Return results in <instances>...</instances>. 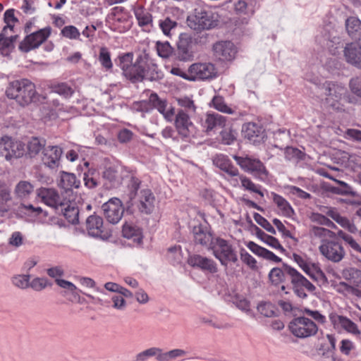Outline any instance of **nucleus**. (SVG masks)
Returning <instances> with one entry per match:
<instances>
[{"instance_id":"69168bd1","label":"nucleus","mask_w":361,"mask_h":361,"mask_svg":"<svg viewBox=\"0 0 361 361\" xmlns=\"http://www.w3.org/2000/svg\"><path fill=\"white\" fill-rule=\"evenodd\" d=\"M112 307L118 310H124L126 307V301L121 294H115L111 297Z\"/></svg>"},{"instance_id":"13d9d810","label":"nucleus","mask_w":361,"mask_h":361,"mask_svg":"<svg viewBox=\"0 0 361 361\" xmlns=\"http://www.w3.org/2000/svg\"><path fill=\"white\" fill-rule=\"evenodd\" d=\"M285 158L287 160H298L302 158V152L298 148L287 147L284 151Z\"/></svg>"},{"instance_id":"4c0bfd02","label":"nucleus","mask_w":361,"mask_h":361,"mask_svg":"<svg viewBox=\"0 0 361 361\" xmlns=\"http://www.w3.org/2000/svg\"><path fill=\"white\" fill-rule=\"evenodd\" d=\"M103 178L108 182V188H116L120 183V178L118 171L112 166L106 168L102 174Z\"/></svg>"},{"instance_id":"4be33fe9","label":"nucleus","mask_w":361,"mask_h":361,"mask_svg":"<svg viewBox=\"0 0 361 361\" xmlns=\"http://www.w3.org/2000/svg\"><path fill=\"white\" fill-rule=\"evenodd\" d=\"M188 263L192 267L200 269L203 271L215 274L218 271L216 263L212 259L200 255H193L188 257Z\"/></svg>"},{"instance_id":"bf43d9fd","label":"nucleus","mask_w":361,"mask_h":361,"mask_svg":"<svg viewBox=\"0 0 361 361\" xmlns=\"http://www.w3.org/2000/svg\"><path fill=\"white\" fill-rule=\"evenodd\" d=\"M258 312L264 317H271L275 314V307L270 302H261L257 306Z\"/></svg>"},{"instance_id":"8fccbe9b","label":"nucleus","mask_w":361,"mask_h":361,"mask_svg":"<svg viewBox=\"0 0 361 361\" xmlns=\"http://www.w3.org/2000/svg\"><path fill=\"white\" fill-rule=\"evenodd\" d=\"M190 42L187 39L180 38L178 42V55L183 61H186L191 57L190 51Z\"/></svg>"},{"instance_id":"a878e982","label":"nucleus","mask_w":361,"mask_h":361,"mask_svg":"<svg viewBox=\"0 0 361 361\" xmlns=\"http://www.w3.org/2000/svg\"><path fill=\"white\" fill-rule=\"evenodd\" d=\"M243 133L245 138L256 142L263 138L264 129L260 124L250 122L243 125Z\"/></svg>"},{"instance_id":"680f3d73","label":"nucleus","mask_w":361,"mask_h":361,"mask_svg":"<svg viewBox=\"0 0 361 361\" xmlns=\"http://www.w3.org/2000/svg\"><path fill=\"white\" fill-rule=\"evenodd\" d=\"M310 218L311 221L319 225L326 226L328 227H332L334 226V223L330 219L324 215L319 213H312Z\"/></svg>"},{"instance_id":"f704fd0d","label":"nucleus","mask_w":361,"mask_h":361,"mask_svg":"<svg viewBox=\"0 0 361 361\" xmlns=\"http://www.w3.org/2000/svg\"><path fill=\"white\" fill-rule=\"evenodd\" d=\"M133 12L139 26L144 27L152 23V16L145 10L144 6L140 5L135 6Z\"/></svg>"},{"instance_id":"58836bf2","label":"nucleus","mask_w":361,"mask_h":361,"mask_svg":"<svg viewBox=\"0 0 361 361\" xmlns=\"http://www.w3.org/2000/svg\"><path fill=\"white\" fill-rule=\"evenodd\" d=\"M303 271L312 280L316 281H324L326 276L318 264L310 262Z\"/></svg>"},{"instance_id":"c756f323","label":"nucleus","mask_w":361,"mask_h":361,"mask_svg":"<svg viewBox=\"0 0 361 361\" xmlns=\"http://www.w3.org/2000/svg\"><path fill=\"white\" fill-rule=\"evenodd\" d=\"M66 202L67 204L59 207L67 221L72 224H76L79 222V209L70 200L66 199Z\"/></svg>"},{"instance_id":"20e7f679","label":"nucleus","mask_w":361,"mask_h":361,"mask_svg":"<svg viewBox=\"0 0 361 361\" xmlns=\"http://www.w3.org/2000/svg\"><path fill=\"white\" fill-rule=\"evenodd\" d=\"M219 15L209 8H197L187 18L188 25L195 31L201 32L216 27Z\"/></svg>"},{"instance_id":"6ab92c4d","label":"nucleus","mask_w":361,"mask_h":361,"mask_svg":"<svg viewBox=\"0 0 361 361\" xmlns=\"http://www.w3.org/2000/svg\"><path fill=\"white\" fill-rule=\"evenodd\" d=\"M62 149L57 146H47L42 152V161L43 164L50 168L56 169L60 164Z\"/></svg>"},{"instance_id":"7ed1b4c3","label":"nucleus","mask_w":361,"mask_h":361,"mask_svg":"<svg viewBox=\"0 0 361 361\" xmlns=\"http://www.w3.org/2000/svg\"><path fill=\"white\" fill-rule=\"evenodd\" d=\"M9 99H15L22 106L35 102L37 97L35 85L27 79H20L9 82L6 90Z\"/></svg>"},{"instance_id":"f257e3e1","label":"nucleus","mask_w":361,"mask_h":361,"mask_svg":"<svg viewBox=\"0 0 361 361\" xmlns=\"http://www.w3.org/2000/svg\"><path fill=\"white\" fill-rule=\"evenodd\" d=\"M133 53L119 56V66L124 76L132 82H141L144 79L155 80L161 77L158 66L147 56L139 55L135 62Z\"/></svg>"},{"instance_id":"423d86ee","label":"nucleus","mask_w":361,"mask_h":361,"mask_svg":"<svg viewBox=\"0 0 361 361\" xmlns=\"http://www.w3.org/2000/svg\"><path fill=\"white\" fill-rule=\"evenodd\" d=\"M237 164L245 172L251 173L261 181H265L269 177V171L265 165L259 159L248 156H233Z\"/></svg>"},{"instance_id":"de8ad7c7","label":"nucleus","mask_w":361,"mask_h":361,"mask_svg":"<svg viewBox=\"0 0 361 361\" xmlns=\"http://www.w3.org/2000/svg\"><path fill=\"white\" fill-rule=\"evenodd\" d=\"M32 192L33 186L28 181H20L15 188L16 195L20 198L27 197Z\"/></svg>"},{"instance_id":"a18cd8bd","label":"nucleus","mask_w":361,"mask_h":361,"mask_svg":"<svg viewBox=\"0 0 361 361\" xmlns=\"http://www.w3.org/2000/svg\"><path fill=\"white\" fill-rule=\"evenodd\" d=\"M4 16V20L6 25L4 27L2 30L6 34L9 35L8 32H14L13 27L16 23L18 22V19L14 15V9L6 10Z\"/></svg>"},{"instance_id":"338daca9","label":"nucleus","mask_w":361,"mask_h":361,"mask_svg":"<svg viewBox=\"0 0 361 361\" xmlns=\"http://www.w3.org/2000/svg\"><path fill=\"white\" fill-rule=\"evenodd\" d=\"M336 222L343 228L347 229L349 232L355 233L357 231V228L354 224H353L346 217L340 216L337 219Z\"/></svg>"},{"instance_id":"393cba45","label":"nucleus","mask_w":361,"mask_h":361,"mask_svg":"<svg viewBox=\"0 0 361 361\" xmlns=\"http://www.w3.org/2000/svg\"><path fill=\"white\" fill-rule=\"evenodd\" d=\"M343 51L348 63L361 68V45L357 43L347 44Z\"/></svg>"},{"instance_id":"39448f33","label":"nucleus","mask_w":361,"mask_h":361,"mask_svg":"<svg viewBox=\"0 0 361 361\" xmlns=\"http://www.w3.org/2000/svg\"><path fill=\"white\" fill-rule=\"evenodd\" d=\"M324 90V104L335 111L341 112L345 110L344 102L348 100V90L341 84L326 81L323 84Z\"/></svg>"},{"instance_id":"f8f14e48","label":"nucleus","mask_w":361,"mask_h":361,"mask_svg":"<svg viewBox=\"0 0 361 361\" xmlns=\"http://www.w3.org/2000/svg\"><path fill=\"white\" fill-rule=\"evenodd\" d=\"M189 80H204L216 76L214 65L210 62H198L192 63L188 68Z\"/></svg>"},{"instance_id":"9d476101","label":"nucleus","mask_w":361,"mask_h":361,"mask_svg":"<svg viewBox=\"0 0 361 361\" xmlns=\"http://www.w3.org/2000/svg\"><path fill=\"white\" fill-rule=\"evenodd\" d=\"M25 152V145L22 142L13 140L8 136L0 139V154L6 160L21 157Z\"/></svg>"},{"instance_id":"a211bd4d","label":"nucleus","mask_w":361,"mask_h":361,"mask_svg":"<svg viewBox=\"0 0 361 361\" xmlns=\"http://www.w3.org/2000/svg\"><path fill=\"white\" fill-rule=\"evenodd\" d=\"M213 162L216 166L219 168L221 170L226 173L229 176L232 178L231 184L233 186L238 185V178H235L239 175L238 169L232 164L228 157L224 154L216 155Z\"/></svg>"},{"instance_id":"bb28decb","label":"nucleus","mask_w":361,"mask_h":361,"mask_svg":"<svg viewBox=\"0 0 361 361\" xmlns=\"http://www.w3.org/2000/svg\"><path fill=\"white\" fill-rule=\"evenodd\" d=\"M226 118L216 113L207 114L202 121V126L208 133L217 128H222L226 126Z\"/></svg>"},{"instance_id":"c03bdc74","label":"nucleus","mask_w":361,"mask_h":361,"mask_svg":"<svg viewBox=\"0 0 361 361\" xmlns=\"http://www.w3.org/2000/svg\"><path fill=\"white\" fill-rule=\"evenodd\" d=\"M286 266L287 265H285L283 269H285ZM286 274H287V272L285 269L283 270L276 267L273 268L269 274V279L273 285L279 286L285 281Z\"/></svg>"},{"instance_id":"e2e57ef3","label":"nucleus","mask_w":361,"mask_h":361,"mask_svg":"<svg viewBox=\"0 0 361 361\" xmlns=\"http://www.w3.org/2000/svg\"><path fill=\"white\" fill-rule=\"evenodd\" d=\"M240 259L242 262L250 269L254 270L257 269V265L256 259L244 249L240 251Z\"/></svg>"},{"instance_id":"5fc2aeb1","label":"nucleus","mask_w":361,"mask_h":361,"mask_svg":"<svg viewBox=\"0 0 361 361\" xmlns=\"http://www.w3.org/2000/svg\"><path fill=\"white\" fill-rule=\"evenodd\" d=\"M338 235L345 240L354 251L361 253V245L357 243L351 235L345 233L343 231H339Z\"/></svg>"},{"instance_id":"49530a36","label":"nucleus","mask_w":361,"mask_h":361,"mask_svg":"<svg viewBox=\"0 0 361 361\" xmlns=\"http://www.w3.org/2000/svg\"><path fill=\"white\" fill-rule=\"evenodd\" d=\"M187 355V352L182 349H173L170 351L163 353L160 348V355L159 361H171L178 357H185Z\"/></svg>"},{"instance_id":"ea45409f","label":"nucleus","mask_w":361,"mask_h":361,"mask_svg":"<svg viewBox=\"0 0 361 361\" xmlns=\"http://www.w3.org/2000/svg\"><path fill=\"white\" fill-rule=\"evenodd\" d=\"M177 26L178 23L176 20H173L169 17H166L159 20V28L163 34L168 37H171Z\"/></svg>"},{"instance_id":"6e6552de","label":"nucleus","mask_w":361,"mask_h":361,"mask_svg":"<svg viewBox=\"0 0 361 361\" xmlns=\"http://www.w3.org/2000/svg\"><path fill=\"white\" fill-rule=\"evenodd\" d=\"M212 249L214 257L222 265L227 266L228 262L235 263L238 261L237 255L232 245L223 238H216Z\"/></svg>"},{"instance_id":"f3484780","label":"nucleus","mask_w":361,"mask_h":361,"mask_svg":"<svg viewBox=\"0 0 361 361\" xmlns=\"http://www.w3.org/2000/svg\"><path fill=\"white\" fill-rule=\"evenodd\" d=\"M37 196L45 204L55 209L67 204L66 198L61 197L57 191L52 188H39L37 190Z\"/></svg>"},{"instance_id":"c85d7f7f","label":"nucleus","mask_w":361,"mask_h":361,"mask_svg":"<svg viewBox=\"0 0 361 361\" xmlns=\"http://www.w3.org/2000/svg\"><path fill=\"white\" fill-rule=\"evenodd\" d=\"M58 185L66 192H68L73 191V189H78L80 185V181L75 174L63 172Z\"/></svg>"},{"instance_id":"774afa93","label":"nucleus","mask_w":361,"mask_h":361,"mask_svg":"<svg viewBox=\"0 0 361 361\" xmlns=\"http://www.w3.org/2000/svg\"><path fill=\"white\" fill-rule=\"evenodd\" d=\"M349 86L353 93L361 97V78H352L350 81Z\"/></svg>"},{"instance_id":"09e8293b","label":"nucleus","mask_w":361,"mask_h":361,"mask_svg":"<svg viewBox=\"0 0 361 361\" xmlns=\"http://www.w3.org/2000/svg\"><path fill=\"white\" fill-rule=\"evenodd\" d=\"M310 235L314 238L321 239V241L329 240L327 238H331L334 233L327 228L312 226L310 230ZM322 242H321L322 243Z\"/></svg>"},{"instance_id":"864d4df0","label":"nucleus","mask_w":361,"mask_h":361,"mask_svg":"<svg viewBox=\"0 0 361 361\" xmlns=\"http://www.w3.org/2000/svg\"><path fill=\"white\" fill-rule=\"evenodd\" d=\"M159 355L160 348H150L138 353L135 357V361H146L148 358L154 356L159 361Z\"/></svg>"},{"instance_id":"f03ea898","label":"nucleus","mask_w":361,"mask_h":361,"mask_svg":"<svg viewBox=\"0 0 361 361\" xmlns=\"http://www.w3.org/2000/svg\"><path fill=\"white\" fill-rule=\"evenodd\" d=\"M304 315L295 317L289 323L290 331L295 337L305 338L314 336L318 331V324H324L326 317L317 310H304Z\"/></svg>"},{"instance_id":"1a4fd4ad","label":"nucleus","mask_w":361,"mask_h":361,"mask_svg":"<svg viewBox=\"0 0 361 361\" xmlns=\"http://www.w3.org/2000/svg\"><path fill=\"white\" fill-rule=\"evenodd\" d=\"M285 270L290 278L295 293L300 298L307 297L305 290L312 292L315 290V286L295 269L286 266Z\"/></svg>"},{"instance_id":"4d7b16f0","label":"nucleus","mask_w":361,"mask_h":361,"mask_svg":"<svg viewBox=\"0 0 361 361\" xmlns=\"http://www.w3.org/2000/svg\"><path fill=\"white\" fill-rule=\"evenodd\" d=\"M255 221L262 228H264L267 231L269 232L271 234H276V230L272 226V225L264 217L260 215L258 213H255L254 216Z\"/></svg>"},{"instance_id":"0e129e2a","label":"nucleus","mask_w":361,"mask_h":361,"mask_svg":"<svg viewBox=\"0 0 361 361\" xmlns=\"http://www.w3.org/2000/svg\"><path fill=\"white\" fill-rule=\"evenodd\" d=\"M13 283L20 288H25L30 284V275H18L12 279Z\"/></svg>"},{"instance_id":"dca6fc26","label":"nucleus","mask_w":361,"mask_h":361,"mask_svg":"<svg viewBox=\"0 0 361 361\" xmlns=\"http://www.w3.org/2000/svg\"><path fill=\"white\" fill-rule=\"evenodd\" d=\"M329 320L335 329H342L355 336L361 335L357 324L345 316L331 313L329 314Z\"/></svg>"},{"instance_id":"37998d69","label":"nucleus","mask_w":361,"mask_h":361,"mask_svg":"<svg viewBox=\"0 0 361 361\" xmlns=\"http://www.w3.org/2000/svg\"><path fill=\"white\" fill-rule=\"evenodd\" d=\"M51 90L52 92L56 93L64 98H69L74 93L73 89L66 82L52 85L51 86Z\"/></svg>"},{"instance_id":"9b49d317","label":"nucleus","mask_w":361,"mask_h":361,"mask_svg":"<svg viewBox=\"0 0 361 361\" xmlns=\"http://www.w3.org/2000/svg\"><path fill=\"white\" fill-rule=\"evenodd\" d=\"M319 250L326 259L335 263L341 262L345 255L341 243L336 240H323Z\"/></svg>"},{"instance_id":"a19ab883","label":"nucleus","mask_w":361,"mask_h":361,"mask_svg":"<svg viewBox=\"0 0 361 361\" xmlns=\"http://www.w3.org/2000/svg\"><path fill=\"white\" fill-rule=\"evenodd\" d=\"M238 178V180H240L241 185L245 190L257 193L262 197H264V192L261 190V185L255 184L250 178L244 175L239 174Z\"/></svg>"},{"instance_id":"4468645a","label":"nucleus","mask_w":361,"mask_h":361,"mask_svg":"<svg viewBox=\"0 0 361 361\" xmlns=\"http://www.w3.org/2000/svg\"><path fill=\"white\" fill-rule=\"evenodd\" d=\"M102 208L105 218L112 224L118 223L123 215L124 208L122 202L116 197L111 198L102 204Z\"/></svg>"},{"instance_id":"3c124183","label":"nucleus","mask_w":361,"mask_h":361,"mask_svg":"<svg viewBox=\"0 0 361 361\" xmlns=\"http://www.w3.org/2000/svg\"><path fill=\"white\" fill-rule=\"evenodd\" d=\"M18 35H4L0 42V51L4 55H7L14 48V42Z\"/></svg>"},{"instance_id":"cd10ccee","label":"nucleus","mask_w":361,"mask_h":361,"mask_svg":"<svg viewBox=\"0 0 361 361\" xmlns=\"http://www.w3.org/2000/svg\"><path fill=\"white\" fill-rule=\"evenodd\" d=\"M272 197L273 202L279 209V214L290 218L295 214V211L288 201L281 195L272 192L271 193Z\"/></svg>"},{"instance_id":"2eb2a0df","label":"nucleus","mask_w":361,"mask_h":361,"mask_svg":"<svg viewBox=\"0 0 361 361\" xmlns=\"http://www.w3.org/2000/svg\"><path fill=\"white\" fill-rule=\"evenodd\" d=\"M86 230L89 235L94 238L106 239L109 236V232L104 224L102 216L92 214L86 219Z\"/></svg>"},{"instance_id":"e433bc0d","label":"nucleus","mask_w":361,"mask_h":361,"mask_svg":"<svg viewBox=\"0 0 361 361\" xmlns=\"http://www.w3.org/2000/svg\"><path fill=\"white\" fill-rule=\"evenodd\" d=\"M195 243L205 245L212 240L211 233L204 229L202 225L194 226L192 230Z\"/></svg>"},{"instance_id":"79ce46f5","label":"nucleus","mask_w":361,"mask_h":361,"mask_svg":"<svg viewBox=\"0 0 361 361\" xmlns=\"http://www.w3.org/2000/svg\"><path fill=\"white\" fill-rule=\"evenodd\" d=\"M210 106L224 114H233L234 113V111L227 105L224 98L220 95H216L213 97Z\"/></svg>"},{"instance_id":"473e14b6","label":"nucleus","mask_w":361,"mask_h":361,"mask_svg":"<svg viewBox=\"0 0 361 361\" xmlns=\"http://www.w3.org/2000/svg\"><path fill=\"white\" fill-rule=\"evenodd\" d=\"M342 276L353 286L361 288V270L352 267L347 268L343 270Z\"/></svg>"},{"instance_id":"2f4dec72","label":"nucleus","mask_w":361,"mask_h":361,"mask_svg":"<svg viewBox=\"0 0 361 361\" xmlns=\"http://www.w3.org/2000/svg\"><path fill=\"white\" fill-rule=\"evenodd\" d=\"M346 30L348 35L355 39H361V22L355 17H350L345 21Z\"/></svg>"},{"instance_id":"ddd939ff","label":"nucleus","mask_w":361,"mask_h":361,"mask_svg":"<svg viewBox=\"0 0 361 361\" xmlns=\"http://www.w3.org/2000/svg\"><path fill=\"white\" fill-rule=\"evenodd\" d=\"M111 19L113 29L120 33L125 32L131 27V16L123 6H115L111 9Z\"/></svg>"},{"instance_id":"5701e85b","label":"nucleus","mask_w":361,"mask_h":361,"mask_svg":"<svg viewBox=\"0 0 361 361\" xmlns=\"http://www.w3.org/2000/svg\"><path fill=\"white\" fill-rule=\"evenodd\" d=\"M155 197L149 189L140 190L138 194L137 208L142 213L151 214L154 209Z\"/></svg>"},{"instance_id":"603ef678","label":"nucleus","mask_w":361,"mask_h":361,"mask_svg":"<svg viewBox=\"0 0 361 361\" xmlns=\"http://www.w3.org/2000/svg\"><path fill=\"white\" fill-rule=\"evenodd\" d=\"M99 61L106 71H109L113 68V63L111 59V53L106 47L100 48Z\"/></svg>"},{"instance_id":"aec40b11","label":"nucleus","mask_w":361,"mask_h":361,"mask_svg":"<svg viewBox=\"0 0 361 361\" xmlns=\"http://www.w3.org/2000/svg\"><path fill=\"white\" fill-rule=\"evenodd\" d=\"M214 56L220 61H231L235 58L236 48L233 43L229 41L219 42L214 44Z\"/></svg>"},{"instance_id":"b1692460","label":"nucleus","mask_w":361,"mask_h":361,"mask_svg":"<svg viewBox=\"0 0 361 361\" xmlns=\"http://www.w3.org/2000/svg\"><path fill=\"white\" fill-rule=\"evenodd\" d=\"M150 102L152 104L153 109H157L167 121H172L174 109L169 105L165 99H161L157 94L152 93L150 94Z\"/></svg>"},{"instance_id":"052dcab7","label":"nucleus","mask_w":361,"mask_h":361,"mask_svg":"<svg viewBox=\"0 0 361 361\" xmlns=\"http://www.w3.org/2000/svg\"><path fill=\"white\" fill-rule=\"evenodd\" d=\"M158 55L162 58H168L172 53V47L168 42H159L156 45Z\"/></svg>"},{"instance_id":"412c9836","label":"nucleus","mask_w":361,"mask_h":361,"mask_svg":"<svg viewBox=\"0 0 361 361\" xmlns=\"http://www.w3.org/2000/svg\"><path fill=\"white\" fill-rule=\"evenodd\" d=\"M175 127L178 133L183 137H188L195 128L188 114L183 110L179 111L176 116Z\"/></svg>"},{"instance_id":"6e6d98bb","label":"nucleus","mask_w":361,"mask_h":361,"mask_svg":"<svg viewBox=\"0 0 361 361\" xmlns=\"http://www.w3.org/2000/svg\"><path fill=\"white\" fill-rule=\"evenodd\" d=\"M61 34L63 37L71 39H78L80 36L78 29L73 25L65 26L61 30Z\"/></svg>"},{"instance_id":"0eeeda50","label":"nucleus","mask_w":361,"mask_h":361,"mask_svg":"<svg viewBox=\"0 0 361 361\" xmlns=\"http://www.w3.org/2000/svg\"><path fill=\"white\" fill-rule=\"evenodd\" d=\"M51 27L49 26L39 29L30 35H27L19 44V49L27 53L32 49L38 48L43 43L46 42L51 36Z\"/></svg>"},{"instance_id":"72a5a7b5","label":"nucleus","mask_w":361,"mask_h":361,"mask_svg":"<svg viewBox=\"0 0 361 361\" xmlns=\"http://www.w3.org/2000/svg\"><path fill=\"white\" fill-rule=\"evenodd\" d=\"M335 290L343 295L344 296H355L361 298V290L353 286L352 284H348L345 282L341 281L334 285Z\"/></svg>"},{"instance_id":"7c9ffc66","label":"nucleus","mask_w":361,"mask_h":361,"mask_svg":"<svg viewBox=\"0 0 361 361\" xmlns=\"http://www.w3.org/2000/svg\"><path fill=\"white\" fill-rule=\"evenodd\" d=\"M122 233L124 238L132 239L137 244L141 243L142 240V231L137 226L126 223L123 226Z\"/></svg>"},{"instance_id":"c9c22d12","label":"nucleus","mask_w":361,"mask_h":361,"mask_svg":"<svg viewBox=\"0 0 361 361\" xmlns=\"http://www.w3.org/2000/svg\"><path fill=\"white\" fill-rule=\"evenodd\" d=\"M46 140L32 137L27 143V154L30 157L37 156L45 148Z\"/></svg>"}]
</instances>
